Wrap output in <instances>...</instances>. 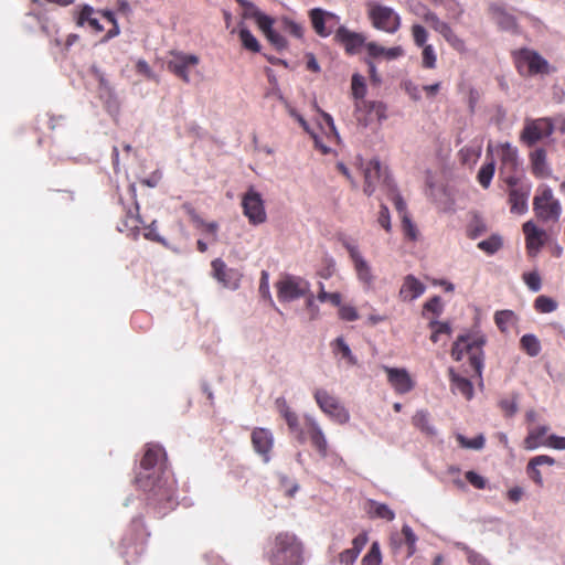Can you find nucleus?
<instances>
[{"label":"nucleus","mask_w":565,"mask_h":565,"mask_svg":"<svg viewBox=\"0 0 565 565\" xmlns=\"http://www.w3.org/2000/svg\"><path fill=\"white\" fill-rule=\"evenodd\" d=\"M382 177L381 163L379 160H371L364 168V193L372 195L376 189L377 181Z\"/></svg>","instance_id":"obj_23"},{"label":"nucleus","mask_w":565,"mask_h":565,"mask_svg":"<svg viewBox=\"0 0 565 565\" xmlns=\"http://www.w3.org/2000/svg\"><path fill=\"white\" fill-rule=\"evenodd\" d=\"M310 282L295 275H285L276 284L277 298L280 302H291L309 294Z\"/></svg>","instance_id":"obj_6"},{"label":"nucleus","mask_w":565,"mask_h":565,"mask_svg":"<svg viewBox=\"0 0 565 565\" xmlns=\"http://www.w3.org/2000/svg\"><path fill=\"white\" fill-rule=\"evenodd\" d=\"M384 370L387 373L390 384L397 393L405 394L413 388L414 383L405 369L385 366Z\"/></svg>","instance_id":"obj_18"},{"label":"nucleus","mask_w":565,"mask_h":565,"mask_svg":"<svg viewBox=\"0 0 565 565\" xmlns=\"http://www.w3.org/2000/svg\"><path fill=\"white\" fill-rule=\"evenodd\" d=\"M381 561L382 555L379 543L374 542L367 554L363 557V565H381Z\"/></svg>","instance_id":"obj_44"},{"label":"nucleus","mask_w":565,"mask_h":565,"mask_svg":"<svg viewBox=\"0 0 565 565\" xmlns=\"http://www.w3.org/2000/svg\"><path fill=\"white\" fill-rule=\"evenodd\" d=\"M531 161L535 174L543 177L547 173L545 150L536 149L531 156Z\"/></svg>","instance_id":"obj_35"},{"label":"nucleus","mask_w":565,"mask_h":565,"mask_svg":"<svg viewBox=\"0 0 565 565\" xmlns=\"http://www.w3.org/2000/svg\"><path fill=\"white\" fill-rule=\"evenodd\" d=\"M521 348L532 358L541 352L540 340L532 333L524 334L520 340Z\"/></svg>","instance_id":"obj_32"},{"label":"nucleus","mask_w":565,"mask_h":565,"mask_svg":"<svg viewBox=\"0 0 565 565\" xmlns=\"http://www.w3.org/2000/svg\"><path fill=\"white\" fill-rule=\"evenodd\" d=\"M367 14L375 29L386 33H395L401 26L399 14L391 7L383 6L375 1L366 4Z\"/></svg>","instance_id":"obj_5"},{"label":"nucleus","mask_w":565,"mask_h":565,"mask_svg":"<svg viewBox=\"0 0 565 565\" xmlns=\"http://www.w3.org/2000/svg\"><path fill=\"white\" fill-rule=\"evenodd\" d=\"M424 21L429 24L431 29H434L436 32H439L441 28L447 23L445 21H441L436 13L433 11H426L424 14Z\"/></svg>","instance_id":"obj_50"},{"label":"nucleus","mask_w":565,"mask_h":565,"mask_svg":"<svg viewBox=\"0 0 565 565\" xmlns=\"http://www.w3.org/2000/svg\"><path fill=\"white\" fill-rule=\"evenodd\" d=\"M455 50L463 51L465 42L460 39L451 29V26L446 23L444 28H441L438 32Z\"/></svg>","instance_id":"obj_34"},{"label":"nucleus","mask_w":565,"mask_h":565,"mask_svg":"<svg viewBox=\"0 0 565 565\" xmlns=\"http://www.w3.org/2000/svg\"><path fill=\"white\" fill-rule=\"evenodd\" d=\"M266 38L277 50H282L287 45L285 38L275 30L269 31V33L266 34Z\"/></svg>","instance_id":"obj_56"},{"label":"nucleus","mask_w":565,"mask_h":565,"mask_svg":"<svg viewBox=\"0 0 565 565\" xmlns=\"http://www.w3.org/2000/svg\"><path fill=\"white\" fill-rule=\"evenodd\" d=\"M546 446L558 450H565V437L550 435L546 438Z\"/></svg>","instance_id":"obj_60"},{"label":"nucleus","mask_w":565,"mask_h":565,"mask_svg":"<svg viewBox=\"0 0 565 565\" xmlns=\"http://www.w3.org/2000/svg\"><path fill=\"white\" fill-rule=\"evenodd\" d=\"M425 290L426 287L423 282H420L415 276L407 275L399 289V297L404 301H413L422 296Z\"/></svg>","instance_id":"obj_22"},{"label":"nucleus","mask_w":565,"mask_h":565,"mask_svg":"<svg viewBox=\"0 0 565 565\" xmlns=\"http://www.w3.org/2000/svg\"><path fill=\"white\" fill-rule=\"evenodd\" d=\"M255 21H256L258 28L264 32L265 35L267 33H269V31L274 30L273 29L274 19L263 12L258 17V19H256Z\"/></svg>","instance_id":"obj_55"},{"label":"nucleus","mask_w":565,"mask_h":565,"mask_svg":"<svg viewBox=\"0 0 565 565\" xmlns=\"http://www.w3.org/2000/svg\"><path fill=\"white\" fill-rule=\"evenodd\" d=\"M412 34H413V39H414L415 44L417 46H423L424 47L425 43L427 41V38H428V33L425 30V28L419 25V24H415L412 28Z\"/></svg>","instance_id":"obj_47"},{"label":"nucleus","mask_w":565,"mask_h":565,"mask_svg":"<svg viewBox=\"0 0 565 565\" xmlns=\"http://www.w3.org/2000/svg\"><path fill=\"white\" fill-rule=\"evenodd\" d=\"M533 211L543 223H556L562 213V205L554 198L553 191L548 186L539 190L533 200Z\"/></svg>","instance_id":"obj_4"},{"label":"nucleus","mask_w":565,"mask_h":565,"mask_svg":"<svg viewBox=\"0 0 565 565\" xmlns=\"http://www.w3.org/2000/svg\"><path fill=\"white\" fill-rule=\"evenodd\" d=\"M333 351L335 354L341 355L342 359L347 361L348 364L354 365L356 364V358L353 355L350 347L345 343L343 338L339 337L332 343Z\"/></svg>","instance_id":"obj_31"},{"label":"nucleus","mask_w":565,"mask_h":565,"mask_svg":"<svg viewBox=\"0 0 565 565\" xmlns=\"http://www.w3.org/2000/svg\"><path fill=\"white\" fill-rule=\"evenodd\" d=\"M500 408L504 412L505 416H513L519 411V394L513 393L511 397H505L499 402Z\"/></svg>","instance_id":"obj_38"},{"label":"nucleus","mask_w":565,"mask_h":565,"mask_svg":"<svg viewBox=\"0 0 565 565\" xmlns=\"http://www.w3.org/2000/svg\"><path fill=\"white\" fill-rule=\"evenodd\" d=\"M317 299L320 302L330 301L335 307H340L342 302V297L339 292H318Z\"/></svg>","instance_id":"obj_54"},{"label":"nucleus","mask_w":565,"mask_h":565,"mask_svg":"<svg viewBox=\"0 0 565 565\" xmlns=\"http://www.w3.org/2000/svg\"><path fill=\"white\" fill-rule=\"evenodd\" d=\"M530 193L531 184H524L521 189L509 190V203L512 213L524 214L527 212Z\"/></svg>","instance_id":"obj_19"},{"label":"nucleus","mask_w":565,"mask_h":565,"mask_svg":"<svg viewBox=\"0 0 565 565\" xmlns=\"http://www.w3.org/2000/svg\"><path fill=\"white\" fill-rule=\"evenodd\" d=\"M495 171L494 161L483 164L478 171V181L482 185V188L488 189L490 186L491 180L493 178Z\"/></svg>","instance_id":"obj_37"},{"label":"nucleus","mask_w":565,"mask_h":565,"mask_svg":"<svg viewBox=\"0 0 565 565\" xmlns=\"http://www.w3.org/2000/svg\"><path fill=\"white\" fill-rule=\"evenodd\" d=\"M456 439L461 447L468 448V449H475V450L482 449L484 446V443H486L483 435H478L477 437H475L472 439H468L463 435L457 434Z\"/></svg>","instance_id":"obj_40"},{"label":"nucleus","mask_w":565,"mask_h":565,"mask_svg":"<svg viewBox=\"0 0 565 565\" xmlns=\"http://www.w3.org/2000/svg\"><path fill=\"white\" fill-rule=\"evenodd\" d=\"M136 68L139 74L146 76L147 78H156L154 73L151 71L149 64L145 60H139L136 64Z\"/></svg>","instance_id":"obj_63"},{"label":"nucleus","mask_w":565,"mask_h":565,"mask_svg":"<svg viewBox=\"0 0 565 565\" xmlns=\"http://www.w3.org/2000/svg\"><path fill=\"white\" fill-rule=\"evenodd\" d=\"M252 444L255 451L263 457L265 462H268L269 452L274 446L273 433L267 428H255L252 433Z\"/></svg>","instance_id":"obj_16"},{"label":"nucleus","mask_w":565,"mask_h":565,"mask_svg":"<svg viewBox=\"0 0 565 565\" xmlns=\"http://www.w3.org/2000/svg\"><path fill=\"white\" fill-rule=\"evenodd\" d=\"M199 57L194 54L172 52L167 62L168 70L185 83L199 78Z\"/></svg>","instance_id":"obj_7"},{"label":"nucleus","mask_w":565,"mask_h":565,"mask_svg":"<svg viewBox=\"0 0 565 565\" xmlns=\"http://www.w3.org/2000/svg\"><path fill=\"white\" fill-rule=\"evenodd\" d=\"M501 152V167L500 174H507L516 170L519 164L518 150L510 143H503L500 146Z\"/></svg>","instance_id":"obj_25"},{"label":"nucleus","mask_w":565,"mask_h":565,"mask_svg":"<svg viewBox=\"0 0 565 565\" xmlns=\"http://www.w3.org/2000/svg\"><path fill=\"white\" fill-rule=\"evenodd\" d=\"M244 215L253 225L263 224L266 221V211L262 194L249 186L242 199Z\"/></svg>","instance_id":"obj_10"},{"label":"nucleus","mask_w":565,"mask_h":565,"mask_svg":"<svg viewBox=\"0 0 565 565\" xmlns=\"http://www.w3.org/2000/svg\"><path fill=\"white\" fill-rule=\"evenodd\" d=\"M414 425L423 431L434 435L435 428L429 424V415L425 411H418L413 417Z\"/></svg>","instance_id":"obj_41"},{"label":"nucleus","mask_w":565,"mask_h":565,"mask_svg":"<svg viewBox=\"0 0 565 565\" xmlns=\"http://www.w3.org/2000/svg\"><path fill=\"white\" fill-rule=\"evenodd\" d=\"M335 39L341 42L348 52L354 53L364 43V36L340 26L335 32Z\"/></svg>","instance_id":"obj_24"},{"label":"nucleus","mask_w":565,"mask_h":565,"mask_svg":"<svg viewBox=\"0 0 565 565\" xmlns=\"http://www.w3.org/2000/svg\"><path fill=\"white\" fill-rule=\"evenodd\" d=\"M259 292L260 295L268 299L270 303H274L270 289H269V275L267 271H262L260 282H259Z\"/></svg>","instance_id":"obj_53"},{"label":"nucleus","mask_w":565,"mask_h":565,"mask_svg":"<svg viewBox=\"0 0 565 565\" xmlns=\"http://www.w3.org/2000/svg\"><path fill=\"white\" fill-rule=\"evenodd\" d=\"M377 222L385 231H391V216L387 206L384 204L381 205Z\"/></svg>","instance_id":"obj_57"},{"label":"nucleus","mask_w":565,"mask_h":565,"mask_svg":"<svg viewBox=\"0 0 565 565\" xmlns=\"http://www.w3.org/2000/svg\"><path fill=\"white\" fill-rule=\"evenodd\" d=\"M523 232L526 237L529 253L535 255L544 243L545 232L540 230L533 221H527L523 224Z\"/></svg>","instance_id":"obj_20"},{"label":"nucleus","mask_w":565,"mask_h":565,"mask_svg":"<svg viewBox=\"0 0 565 565\" xmlns=\"http://www.w3.org/2000/svg\"><path fill=\"white\" fill-rule=\"evenodd\" d=\"M402 230L405 237L409 241L416 242L420 237L417 226L412 222L407 213H404L402 220Z\"/></svg>","instance_id":"obj_39"},{"label":"nucleus","mask_w":565,"mask_h":565,"mask_svg":"<svg viewBox=\"0 0 565 565\" xmlns=\"http://www.w3.org/2000/svg\"><path fill=\"white\" fill-rule=\"evenodd\" d=\"M425 309L436 315H440L443 310L441 299L438 296L433 297L425 303Z\"/></svg>","instance_id":"obj_64"},{"label":"nucleus","mask_w":565,"mask_h":565,"mask_svg":"<svg viewBox=\"0 0 565 565\" xmlns=\"http://www.w3.org/2000/svg\"><path fill=\"white\" fill-rule=\"evenodd\" d=\"M548 430L550 427L546 425L530 428L527 436L524 439V448L526 450H534L541 446H546L545 436L548 433Z\"/></svg>","instance_id":"obj_26"},{"label":"nucleus","mask_w":565,"mask_h":565,"mask_svg":"<svg viewBox=\"0 0 565 565\" xmlns=\"http://www.w3.org/2000/svg\"><path fill=\"white\" fill-rule=\"evenodd\" d=\"M494 321L502 332H507L515 322V315L511 310L497 311L494 315Z\"/></svg>","instance_id":"obj_36"},{"label":"nucleus","mask_w":565,"mask_h":565,"mask_svg":"<svg viewBox=\"0 0 565 565\" xmlns=\"http://www.w3.org/2000/svg\"><path fill=\"white\" fill-rule=\"evenodd\" d=\"M352 94L355 99L364 100L363 96L365 94V85L359 75H353L352 77Z\"/></svg>","instance_id":"obj_48"},{"label":"nucleus","mask_w":565,"mask_h":565,"mask_svg":"<svg viewBox=\"0 0 565 565\" xmlns=\"http://www.w3.org/2000/svg\"><path fill=\"white\" fill-rule=\"evenodd\" d=\"M449 375L451 381V390L460 393L467 399H471L473 396V386L471 382L455 373L454 369H449Z\"/></svg>","instance_id":"obj_27"},{"label":"nucleus","mask_w":565,"mask_h":565,"mask_svg":"<svg viewBox=\"0 0 565 565\" xmlns=\"http://www.w3.org/2000/svg\"><path fill=\"white\" fill-rule=\"evenodd\" d=\"M489 14L501 30L514 31L516 29L515 18L509 13L502 6L491 3L489 6Z\"/></svg>","instance_id":"obj_21"},{"label":"nucleus","mask_w":565,"mask_h":565,"mask_svg":"<svg viewBox=\"0 0 565 565\" xmlns=\"http://www.w3.org/2000/svg\"><path fill=\"white\" fill-rule=\"evenodd\" d=\"M238 35L244 49L255 53H258L260 51L259 42L246 26L242 25L239 28Z\"/></svg>","instance_id":"obj_33"},{"label":"nucleus","mask_w":565,"mask_h":565,"mask_svg":"<svg viewBox=\"0 0 565 565\" xmlns=\"http://www.w3.org/2000/svg\"><path fill=\"white\" fill-rule=\"evenodd\" d=\"M212 275L225 288L237 289L239 275L236 270L226 267V264L217 258L212 262Z\"/></svg>","instance_id":"obj_14"},{"label":"nucleus","mask_w":565,"mask_h":565,"mask_svg":"<svg viewBox=\"0 0 565 565\" xmlns=\"http://www.w3.org/2000/svg\"><path fill=\"white\" fill-rule=\"evenodd\" d=\"M315 401L319 408L333 422L347 424L350 420V413L341 401L324 388H318L313 393Z\"/></svg>","instance_id":"obj_8"},{"label":"nucleus","mask_w":565,"mask_h":565,"mask_svg":"<svg viewBox=\"0 0 565 565\" xmlns=\"http://www.w3.org/2000/svg\"><path fill=\"white\" fill-rule=\"evenodd\" d=\"M486 343L484 334L473 332L458 337L451 349V355L456 361H460L465 351L469 353L470 365L482 384L483 352L482 347Z\"/></svg>","instance_id":"obj_3"},{"label":"nucleus","mask_w":565,"mask_h":565,"mask_svg":"<svg viewBox=\"0 0 565 565\" xmlns=\"http://www.w3.org/2000/svg\"><path fill=\"white\" fill-rule=\"evenodd\" d=\"M305 420L313 447L322 457H326L328 454V441L321 426L310 415H306Z\"/></svg>","instance_id":"obj_17"},{"label":"nucleus","mask_w":565,"mask_h":565,"mask_svg":"<svg viewBox=\"0 0 565 565\" xmlns=\"http://www.w3.org/2000/svg\"><path fill=\"white\" fill-rule=\"evenodd\" d=\"M94 9L89 6H84L82 11L77 17V25L83 26L85 23H88L95 31L99 32L103 30V25L99 23L98 19L93 17Z\"/></svg>","instance_id":"obj_28"},{"label":"nucleus","mask_w":565,"mask_h":565,"mask_svg":"<svg viewBox=\"0 0 565 565\" xmlns=\"http://www.w3.org/2000/svg\"><path fill=\"white\" fill-rule=\"evenodd\" d=\"M501 246L502 239L499 235H492L488 239H483L478 244V247L489 255L497 253Z\"/></svg>","instance_id":"obj_42"},{"label":"nucleus","mask_w":565,"mask_h":565,"mask_svg":"<svg viewBox=\"0 0 565 565\" xmlns=\"http://www.w3.org/2000/svg\"><path fill=\"white\" fill-rule=\"evenodd\" d=\"M267 559L271 565H302L303 548L296 535L279 533L268 548Z\"/></svg>","instance_id":"obj_2"},{"label":"nucleus","mask_w":565,"mask_h":565,"mask_svg":"<svg viewBox=\"0 0 565 565\" xmlns=\"http://www.w3.org/2000/svg\"><path fill=\"white\" fill-rule=\"evenodd\" d=\"M466 479L477 489H483L486 487L484 478L475 471H468Z\"/></svg>","instance_id":"obj_59"},{"label":"nucleus","mask_w":565,"mask_h":565,"mask_svg":"<svg viewBox=\"0 0 565 565\" xmlns=\"http://www.w3.org/2000/svg\"><path fill=\"white\" fill-rule=\"evenodd\" d=\"M369 513L373 516L385 519L387 521H393L395 519V513L391 510L386 504L380 503L374 500L369 501Z\"/></svg>","instance_id":"obj_29"},{"label":"nucleus","mask_w":565,"mask_h":565,"mask_svg":"<svg viewBox=\"0 0 565 565\" xmlns=\"http://www.w3.org/2000/svg\"><path fill=\"white\" fill-rule=\"evenodd\" d=\"M423 65L427 68H434L436 65V54L431 45L423 47Z\"/></svg>","instance_id":"obj_52"},{"label":"nucleus","mask_w":565,"mask_h":565,"mask_svg":"<svg viewBox=\"0 0 565 565\" xmlns=\"http://www.w3.org/2000/svg\"><path fill=\"white\" fill-rule=\"evenodd\" d=\"M310 19L315 31L320 36H328L332 32L333 24L338 23V17L334 13L316 8L310 11Z\"/></svg>","instance_id":"obj_15"},{"label":"nucleus","mask_w":565,"mask_h":565,"mask_svg":"<svg viewBox=\"0 0 565 565\" xmlns=\"http://www.w3.org/2000/svg\"><path fill=\"white\" fill-rule=\"evenodd\" d=\"M553 131L554 126L548 118L527 120L522 131L521 138L529 146H532L539 140L551 136Z\"/></svg>","instance_id":"obj_13"},{"label":"nucleus","mask_w":565,"mask_h":565,"mask_svg":"<svg viewBox=\"0 0 565 565\" xmlns=\"http://www.w3.org/2000/svg\"><path fill=\"white\" fill-rule=\"evenodd\" d=\"M402 533L405 537V542L408 547V556L413 555L416 551L417 536L413 532L412 527L407 524L403 525Z\"/></svg>","instance_id":"obj_45"},{"label":"nucleus","mask_w":565,"mask_h":565,"mask_svg":"<svg viewBox=\"0 0 565 565\" xmlns=\"http://www.w3.org/2000/svg\"><path fill=\"white\" fill-rule=\"evenodd\" d=\"M516 65L522 74H544L547 73L548 64L536 52L530 50H521L516 56Z\"/></svg>","instance_id":"obj_12"},{"label":"nucleus","mask_w":565,"mask_h":565,"mask_svg":"<svg viewBox=\"0 0 565 565\" xmlns=\"http://www.w3.org/2000/svg\"><path fill=\"white\" fill-rule=\"evenodd\" d=\"M534 307L542 313H550L557 309V302L547 296H539L535 299Z\"/></svg>","instance_id":"obj_43"},{"label":"nucleus","mask_w":565,"mask_h":565,"mask_svg":"<svg viewBox=\"0 0 565 565\" xmlns=\"http://www.w3.org/2000/svg\"><path fill=\"white\" fill-rule=\"evenodd\" d=\"M244 9L243 18L245 19H258L262 11L252 2L247 0H236Z\"/></svg>","instance_id":"obj_46"},{"label":"nucleus","mask_w":565,"mask_h":565,"mask_svg":"<svg viewBox=\"0 0 565 565\" xmlns=\"http://www.w3.org/2000/svg\"><path fill=\"white\" fill-rule=\"evenodd\" d=\"M462 550L466 552L467 559L471 565H490L481 554L470 550L468 546L462 545Z\"/></svg>","instance_id":"obj_49"},{"label":"nucleus","mask_w":565,"mask_h":565,"mask_svg":"<svg viewBox=\"0 0 565 565\" xmlns=\"http://www.w3.org/2000/svg\"><path fill=\"white\" fill-rule=\"evenodd\" d=\"M164 450L158 445H149L140 463L136 483L146 492H151L158 500L172 499L173 480L164 471Z\"/></svg>","instance_id":"obj_1"},{"label":"nucleus","mask_w":565,"mask_h":565,"mask_svg":"<svg viewBox=\"0 0 565 565\" xmlns=\"http://www.w3.org/2000/svg\"><path fill=\"white\" fill-rule=\"evenodd\" d=\"M355 118L363 127H367L374 121L381 124L387 118L386 107L381 102L356 100Z\"/></svg>","instance_id":"obj_11"},{"label":"nucleus","mask_w":565,"mask_h":565,"mask_svg":"<svg viewBox=\"0 0 565 565\" xmlns=\"http://www.w3.org/2000/svg\"><path fill=\"white\" fill-rule=\"evenodd\" d=\"M504 182L508 184L509 190L521 189L522 185L529 184L527 182H520L518 177L513 175L512 172H508L507 174H501Z\"/></svg>","instance_id":"obj_61"},{"label":"nucleus","mask_w":565,"mask_h":565,"mask_svg":"<svg viewBox=\"0 0 565 565\" xmlns=\"http://www.w3.org/2000/svg\"><path fill=\"white\" fill-rule=\"evenodd\" d=\"M342 245L348 250L350 258L353 262L359 281L365 289H371L375 280V276L370 263L363 257L356 244H353L348 239H342Z\"/></svg>","instance_id":"obj_9"},{"label":"nucleus","mask_w":565,"mask_h":565,"mask_svg":"<svg viewBox=\"0 0 565 565\" xmlns=\"http://www.w3.org/2000/svg\"><path fill=\"white\" fill-rule=\"evenodd\" d=\"M286 108L288 114L299 122L303 130L315 137L306 119L299 113H297L296 109L292 108L288 103H286Z\"/></svg>","instance_id":"obj_58"},{"label":"nucleus","mask_w":565,"mask_h":565,"mask_svg":"<svg viewBox=\"0 0 565 565\" xmlns=\"http://www.w3.org/2000/svg\"><path fill=\"white\" fill-rule=\"evenodd\" d=\"M488 230L486 221L477 213H475L468 224L467 234L470 238L476 239Z\"/></svg>","instance_id":"obj_30"},{"label":"nucleus","mask_w":565,"mask_h":565,"mask_svg":"<svg viewBox=\"0 0 565 565\" xmlns=\"http://www.w3.org/2000/svg\"><path fill=\"white\" fill-rule=\"evenodd\" d=\"M282 24H284V29L285 31L289 32L291 35H294L295 38H301L302 36V33H303V29L302 26L288 19V18H284L282 19Z\"/></svg>","instance_id":"obj_51"},{"label":"nucleus","mask_w":565,"mask_h":565,"mask_svg":"<svg viewBox=\"0 0 565 565\" xmlns=\"http://www.w3.org/2000/svg\"><path fill=\"white\" fill-rule=\"evenodd\" d=\"M525 282L532 291H539L541 289V278L536 273H530L525 275Z\"/></svg>","instance_id":"obj_62"}]
</instances>
